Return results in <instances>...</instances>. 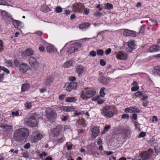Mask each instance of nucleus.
Masks as SVG:
<instances>
[{
	"label": "nucleus",
	"instance_id": "7",
	"mask_svg": "<svg viewBox=\"0 0 160 160\" xmlns=\"http://www.w3.org/2000/svg\"><path fill=\"white\" fill-rule=\"evenodd\" d=\"M62 130L60 126H58L52 131V135L53 136L58 137Z\"/></svg>",
	"mask_w": 160,
	"mask_h": 160
},
{
	"label": "nucleus",
	"instance_id": "38",
	"mask_svg": "<svg viewBox=\"0 0 160 160\" xmlns=\"http://www.w3.org/2000/svg\"><path fill=\"white\" fill-rule=\"evenodd\" d=\"M105 89V88H102L100 91V94L101 96L102 97H104L105 94V92H104V90Z\"/></svg>",
	"mask_w": 160,
	"mask_h": 160
},
{
	"label": "nucleus",
	"instance_id": "25",
	"mask_svg": "<svg viewBox=\"0 0 160 160\" xmlns=\"http://www.w3.org/2000/svg\"><path fill=\"white\" fill-rule=\"evenodd\" d=\"M90 26V24L88 22H86L84 23H82L79 26V28L80 29H84L88 27H89Z\"/></svg>",
	"mask_w": 160,
	"mask_h": 160
},
{
	"label": "nucleus",
	"instance_id": "44",
	"mask_svg": "<svg viewBox=\"0 0 160 160\" xmlns=\"http://www.w3.org/2000/svg\"><path fill=\"white\" fill-rule=\"evenodd\" d=\"M12 115L14 116H18L19 115L18 111H16V112H12Z\"/></svg>",
	"mask_w": 160,
	"mask_h": 160
},
{
	"label": "nucleus",
	"instance_id": "62",
	"mask_svg": "<svg viewBox=\"0 0 160 160\" xmlns=\"http://www.w3.org/2000/svg\"><path fill=\"white\" fill-rule=\"evenodd\" d=\"M69 80L71 81H74L76 80V78L75 77H70L69 78Z\"/></svg>",
	"mask_w": 160,
	"mask_h": 160
},
{
	"label": "nucleus",
	"instance_id": "49",
	"mask_svg": "<svg viewBox=\"0 0 160 160\" xmlns=\"http://www.w3.org/2000/svg\"><path fill=\"white\" fill-rule=\"evenodd\" d=\"M111 49L110 48H109L106 50L105 51V53L106 55H108L111 52Z\"/></svg>",
	"mask_w": 160,
	"mask_h": 160
},
{
	"label": "nucleus",
	"instance_id": "18",
	"mask_svg": "<svg viewBox=\"0 0 160 160\" xmlns=\"http://www.w3.org/2000/svg\"><path fill=\"white\" fill-rule=\"evenodd\" d=\"M92 137L94 138H96L98 135L99 132L98 128L97 127H95L92 128Z\"/></svg>",
	"mask_w": 160,
	"mask_h": 160
},
{
	"label": "nucleus",
	"instance_id": "35",
	"mask_svg": "<svg viewBox=\"0 0 160 160\" xmlns=\"http://www.w3.org/2000/svg\"><path fill=\"white\" fill-rule=\"evenodd\" d=\"M97 53L95 51H92L89 52V55L92 57H95L96 56Z\"/></svg>",
	"mask_w": 160,
	"mask_h": 160
},
{
	"label": "nucleus",
	"instance_id": "21",
	"mask_svg": "<svg viewBox=\"0 0 160 160\" xmlns=\"http://www.w3.org/2000/svg\"><path fill=\"white\" fill-rule=\"evenodd\" d=\"M34 54V51L30 48L27 49L25 52L24 55L26 57L32 55Z\"/></svg>",
	"mask_w": 160,
	"mask_h": 160
},
{
	"label": "nucleus",
	"instance_id": "45",
	"mask_svg": "<svg viewBox=\"0 0 160 160\" xmlns=\"http://www.w3.org/2000/svg\"><path fill=\"white\" fill-rule=\"evenodd\" d=\"M75 46L77 48V49L78 50V48L81 47V45L80 43L77 42L74 44Z\"/></svg>",
	"mask_w": 160,
	"mask_h": 160
},
{
	"label": "nucleus",
	"instance_id": "10",
	"mask_svg": "<svg viewBox=\"0 0 160 160\" xmlns=\"http://www.w3.org/2000/svg\"><path fill=\"white\" fill-rule=\"evenodd\" d=\"M44 136V134L39 131H36L35 132V135L34 136V142H36L39 140L41 139Z\"/></svg>",
	"mask_w": 160,
	"mask_h": 160
},
{
	"label": "nucleus",
	"instance_id": "6",
	"mask_svg": "<svg viewBox=\"0 0 160 160\" xmlns=\"http://www.w3.org/2000/svg\"><path fill=\"white\" fill-rule=\"evenodd\" d=\"M29 64L30 66L33 68H38L39 65V63L36 58L33 57H31L28 59Z\"/></svg>",
	"mask_w": 160,
	"mask_h": 160
},
{
	"label": "nucleus",
	"instance_id": "43",
	"mask_svg": "<svg viewBox=\"0 0 160 160\" xmlns=\"http://www.w3.org/2000/svg\"><path fill=\"white\" fill-rule=\"evenodd\" d=\"M139 89V87L138 86L133 87L131 88L132 91H138Z\"/></svg>",
	"mask_w": 160,
	"mask_h": 160
},
{
	"label": "nucleus",
	"instance_id": "31",
	"mask_svg": "<svg viewBox=\"0 0 160 160\" xmlns=\"http://www.w3.org/2000/svg\"><path fill=\"white\" fill-rule=\"evenodd\" d=\"M72 62L69 61L66 62L63 65V67L65 68H68L72 65Z\"/></svg>",
	"mask_w": 160,
	"mask_h": 160
},
{
	"label": "nucleus",
	"instance_id": "26",
	"mask_svg": "<svg viewBox=\"0 0 160 160\" xmlns=\"http://www.w3.org/2000/svg\"><path fill=\"white\" fill-rule=\"evenodd\" d=\"M30 87V85L28 83L23 84L22 87V90L25 92L27 91Z\"/></svg>",
	"mask_w": 160,
	"mask_h": 160
},
{
	"label": "nucleus",
	"instance_id": "28",
	"mask_svg": "<svg viewBox=\"0 0 160 160\" xmlns=\"http://www.w3.org/2000/svg\"><path fill=\"white\" fill-rule=\"evenodd\" d=\"M105 8L107 10H110L113 8V6L112 4L107 3L104 4Z\"/></svg>",
	"mask_w": 160,
	"mask_h": 160
},
{
	"label": "nucleus",
	"instance_id": "27",
	"mask_svg": "<svg viewBox=\"0 0 160 160\" xmlns=\"http://www.w3.org/2000/svg\"><path fill=\"white\" fill-rule=\"evenodd\" d=\"M47 51L49 53H53L54 52V47L52 46H49L46 48Z\"/></svg>",
	"mask_w": 160,
	"mask_h": 160
},
{
	"label": "nucleus",
	"instance_id": "17",
	"mask_svg": "<svg viewBox=\"0 0 160 160\" xmlns=\"http://www.w3.org/2000/svg\"><path fill=\"white\" fill-rule=\"evenodd\" d=\"M98 82L107 85L110 82V79L104 77H100L98 79Z\"/></svg>",
	"mask_w": 160,
	"mask_h": 160
},
{
	"label": "nucleus",
	"instance_id": "39",
	"mask_svg": "<svg viewBox=\"0 0 160 160\" xmlns=\"http://www.w3.org/2000/svg\"><path fill=\"white\" fill-rule=\"evenodd\" d=\"M142 93L140 91H138L134 93V95L136 97H140L142 95Z\"/></svg>",
	"mask_w": 160,
	"mask_h": 160
},
{
	"label": "nucleus",
	"instance_id": "2",
	"mask_svg": "<svg viewBox=\"0 0 160 160\" xmlns=\"http://www.w3.org/2000/svg\"><path fill=\"white\" fill-rule=\"evenodd\" d=\"M111 107L110 106H107L102 107L101 110V114L107 118H111L114 115V113L111 110Z\"/></svg>",
	"mask_w": 160,
	"mask_h": 160
},
{
	"label": "nucleus",
	"instance_id": "13",
	"mask_svg": "<svg viewBox=\"0 0 160 160\" xmlns=\"http://www.w3.org/2000/svg\"><path fill=\"white\" fill-rule=\"evenodd\" d=\"M12 23L15 28H17L19 30H21L22 28L23 27L22 23L19 21L16 20H12Z\"/></svg>",
	"mask_w": 160,
	"mask_h": 160
},
{
	"label": "nucleus",
	"instance_id": "36",
	"mask_svg": "<svg viewBox=\"0 0 160 160\" xmlns=\"http://www.w3.org/2000/svg\"><path fill=\"white\" fill-rule=\"evenodd\" d=\"M110 126L109 125H107L105 126L104 128V129L102 132V133L103 134L105 133L106 132H107L108 130L110 129Z\"/></svg>",
	"mask_w": 160,
	"mask_h": 160
},
{
	"label": "nucleus",
	"instance_id": "56",
	"mask_svg": "<svg viewBox=\"0 0 160 160\" xmlns=\"http://www.w3.org/2000/svg\"><path fill=\"white\" fill-rule=\"evenodd\" d=\"M131 118L133 120H136L137 118V114H133Z\"/></svg>",
	"mask_w": 160,
	"mask_h": 160
},
{
	"label": "nucleus",
	"instance_id": "30",
	"mask_svg": "<svg viewBox=\"0 0 160 160\" xmlns=\"http://www.w3.org/2000/svg\"><path fill=\"white\" fill-rule=\"evenodd\" d=\"M130 109L131 111L134 112H140V111L137 108H136L135 107H131L130 108Z\"/></svg>",
	"mask_w": 160,
	"mask_h": 160
},
{
	"label": "nucleus",
	"instance_id": "14",
	"mask_svg": "<svg viewBox=\"0 0 160 160\" xmlns=\"http://www.w3.org/2000/svg\"><path fill=\"white\" fill-rule=\"evenodd\" d=\"M2 15L3 18L7 22H10L12 20V18L9 17L7 13L5 11H2Z\"/></svg>",
	"mask_w": 160,
	"mask_h": 160
},
{
	"label": "nucleus",
	"instance_id": "59",
	"mask_svg": "<svg viewBox=\"0 0 160 160\" xmlns=\"http://www.w3.org/2000/svg\"><path fill=\"white\" fill-rule=\"evenodd\" d=\"M64 140V139L63 138H59L58 140V143H62V142Z\"/></svg>",
	"mask_w": 160,
	"mask_h": 160
},
{
	"label": "nucleus",
	"instance_id": "64",
	"mask_svg": "<svg viewBox=\"0 0 160 160\" xmlns=\"http://www.w3.org/2000/svg\"><path fill=\"white\" fill-rule=\"evenodd\" d=\"M102 139L101 138H99L97 141V144L98 145L102 144Z\"/></svg>",
	"mask_w": 160,
	"mask_h": 160
},
{
	"label": "nucleus",
	"instance_id": "33",
	"mask_svg": "<svg viewBox=\"0 0 160 160\" xmlns=\"http://www.w3.org/2000/svg\"><path fill=\"white\" fill-rule=\"evenodd\" d=\"M75 51V48L74 47H71L68 49V52L70 53H72L74 52Z\"/></svg>",
	"mask_w": 160,
	"mask_h": 160
},
{
	"label": "nucleus",
	"instance_id": "5",
	"mask_svg": "<svg viewBox=\"0 0 160 160\" xmlns=\"http://www.w3.org/2000/svg\"><path fill=\"white\" fill-rule=\"evenodd\" d=\"M46 112V115L47 118L50 121H53L57 117V114L54 110L51 108H47Z\"/></svg>",
	"mask_w": 160,
	"mask_h": 160
},
{
	"label": "nucleus",
	"instance_id": "50",
	"mask_svg": "<svg viewBox=\"0 0 160 160\" xmlns=\"http://www.w3.org/2000/svg\"><path fill=\"white\" fill-rule=\"evenodd\" d=\"M145 25H143L141 27L140 29V32H143L145 30Z\"/></svg>",
	"mask_w": 160,
	"mask_h": 160
},
{
	"label": "nucleus",
	"instance_id": "8",
	"mask_svg": "<svg viewBox=\"0 0 160 160\" xmlns=\"http://www.w3.org/2000/svg\"><path fill=\"white\" fill-rule=\"evenodd\" d=\"M128 47L127 48L126 50L127 52H131L136 47V44L132 41H129L128 42Z\"/></svg>",
	"mask_w": 160,
	"mask_h": 160
},
{
	"label": "nucleus",
	"instance_id": "34",
	"mask_svg": "<svg viewBox=\"0 0 160 160\" xmlns=\"http://www.w3.org/2000/svg\"><path fill=\"white\" fill-rule=\"evenodd\" d=\"M154 70L155 72L158 75L160 76V70H159V68L158 67H155Z\"/></svg>",
	"mask_w": 160,
	"mask_h": 160
},
{
	"label": "nucleus",
	"instance_id": "58",
	"mask_svg": "<svg viewBox=\"0 0 160 160\" xmlns=\"http://www.w3.org/2000/svg\"><path fill=\"white\" fill-rule=\"evenodd\" d=\"M65 97V95H61L59 96V98L60 100H63Z\"/></svg>",
	"mask_w": 160,
	"mask_h": 160
},
{
	"label": "nucleus",
	"instance_id": "4",
	"mask_svg": "<svg viewBox=\"0 0 160 160\" xmlns=\"http://www.w3.org/2000/svg\"><path fill=\"white\" fill-rule=\"evenodd\" d=\"M37 115L34 114L29 118H26L25 119L26 124L28 126L35 127L37 126V122L36 120Z\"/></svg>",
	"mask_w": 160,
	"mask_h": 160
},
{
	"label": "nucleus",
	"instance_id": "22",
	"mask_svg": "<svg viewBox=\"0 0 160 160\" xmlns=\"http://www.w3.org/2000/svg\"><path fill=\"white\" fill-rule=\"evenodd\" d=\"M53 81V78L50 77H47L45 81L46 85H50L52 83Z\"/></svg>",
	"mask_w": 160,
	"mask_h": 160
},
{
	"label": "nucleus",
	"instance_id": "11",
	"mask_svg": "<svg viewBox=\"0 0 160 160\" xmlns=\"http://www.w3.org/2000/svg\"><path fill=\"white\" fill-rule=\"evenodd\" d=\"M123 34L125 36H132L133 37H135L136 36V33L134 31L130 30L128 29L124 30L123 32Z\"/></svg>",
	"mask_w": 160,
	"mask_h": 160
},
{
	"label": "nucleus",
	"instance_id": "12",
	"mask_svg": "<svg viewBox=\"0 0 160 160\" xmlns=\"http://www.w3.org/2000/svg\"><path fill=\"white\" fill-rule=\"evenodd\" d=\"M117 58L120 60H125L127 59V54L121 52H119L116 56Z\"/></svg>",
	"mask_w": 160,
	"mask_h": 160
},
{
	"label": "nucleus",
	"instance_id": "40",
	"mask_svg": "<svg viewBox=\"0 0 160 160\" xmlns=\"http://www.w3.org/2000/svg\"><path fill=\"white\" fill-rule=\"evenodd\" d=\"M56 12L58 13L62 12V10L60 6H58L56 9Z\"/></svg>",
	"mask_w": 160,
	"mask_h": 160
},
{
	"label": "nucleus",
	"instance_id": "1",
	"mask_svg": "<svg viewBox=\"0 0 160 160\" xmlns=\"http://www.w3.org/2000/svg\"><path fill=\"white\" fill-rule=\"evenodd\" d=\"M29 133V130L27 128H21L18 129L14 132L13 138L16 141H21L26 139Z\"/></svg>",
	"mask_w": 160,
	"mask_h": 160
},
{
	"label": "nucleus",
	"instance_id": "46",
	"mask_svg": "<svg viewBox=\"0 0 160 160\" xmlns=\"http://www.w3.org/2000/svg\"><path fill=\"white\" fill-rule=\"evenodd\" d=\"M25 107L28 109L30 108L31 106V102H27L25 104Z\"/></svg>",
	"mask_w": 160,
	"mask_h": 160
},
{
	"label": "nucleus",
	"instance_id": "20",
	"mask_svg": "<svg viewBox=\"0 0 160 160\" xmlns=\"http://www.w3.org/2000/svg\"><path fill=\"white\" fill-rule=\"evenodd\" d=\"M0 127L2 129H5L8 131H10L12 130V126L10 125L2 124H0Z\"/></svg>",
	"mask_w": 160,
	"mask_h": 160
},
{
	"label": "nucleus",
	"instance_id": "51",
	"mask_svg": "<svg viewBox=\"0 0 160 160\" xmlns=\"http://www.w3.org/2000/svg\"><path fill=\"white\" fill-rule=\"evenodd\" d=\"M103 153L108 155H110L112 154V153H113V152L111 151H103Z\"/></svg>",
	"mask_w": 160,
	"mask_h": 160
},
{
	"label": "nucleus",
	"instance_id": "61",
	"mask_svg": "<svg viewBox=\"0 0 160 160\" xmlns=\"http://www.w3.org/2000/svg\"><path fill=\"white\" fill-rule=\"evenodd\" d=\"M153 119H152V122H153L154 121H155L156 122H157L158 121V119L157 117L155 116H153L152 117Z\"/></svg>",
	"mask_w": 160,
	"mask_h": 160
},
{
	"label": "nucleus",
	"instance_id": "41",
	"mask_svg": "<svg viewBox=\"0 0 160 160\" xmlns=\"http://www.w3.org/2000/svg\"><path fill=\"white\" fill-rule=\"evenodd\" d=\"M0 68L1 70L4 71V72H6L7 73V74L9 73V70L8 69L5 68L4 67L0 66Z\"/></svg>",
	"mask_w": 160,
	"mask_h": 160
},
{
	"label": "nucleus",
	"instance_id": "24",
	"mask_svg": "<svg viewBox=\"0 0 160 160\" xmlns=\"http://www.w3.org/2000/svg\"><path fill=\"white\" fill-rule=\"evenodd\" d=\"M149 152L148 151H146L142 154L141 158L142 159H145L148 158Z\"/></svg>",
	"mask_w": 160,
	"mask_h": 160
},
{
	"label": "nucleus",
	"instance_id": "55",
	"mask_svg": "<svg viewBox=\"0 0 160 160\" xmlns=\"http://www.w3.org/2000/svg\"><path fill=\"white\" fill-rule=\"evenodd\" d=\"M22 157L25 158H27L29 157V155L28 153L26 152H24L22 155Z\"/></svg>",
	"mask_w": 160,
	"mask_h": 160
},
{
	"label": "nucleus",
	"instance_id": "54",
	"mask_svg": "<svg viewBox=\"0 0 160 160\" xmlns=\"http://www.w3.org/2000/svg\"><path fill=\"white\" fill-rule=\"evenodd\" d=\"M7 63L8 67H11L12 64V62L10 60L7 61Z\"/></svg>",
	"mask_w": 160,
	"mask_h": 160
},
{
	"label": "nucleus",
	"instance_id": "37",
	"mask_svg": "<svg viewBox=\"0 0 160 160\" xmlns=\"http://www.w3.org/2000/svg\"><path fill=\"white\" fill-rule=\"evenodd\" d=\"M0 5L8 6V4L4 0H0Z\"/></svg>",
	"mask_w": 160,
	"mask_h": 160
},
{
	"label": "nucleus",
	"instance_id": "3",
	"mask_svg": "<svg viewBox=\"0 0 160 160\" xmlns=\"http://www.w3.org/2000/svg\"><path fill=\"white\" fill-rule=\"evenodd\" d=\"M94 93V92L89 88H85L82 92L81 98L83 99L87 100V98L92 97Z\"/></svg>",
	"mask_w": 160,
	"mask_h": 160
},
{
	"label": "nucleus",
	"instance_id": "63",
	"mask_svg": "<svg viewBox=\"0 0 160 160\" xmlns=\"http://www.w3.org/2000/svg\"><path fill=\"white\" fill-rule=\"evenodd\" d=\"M39 90L40 92L41 93H44L47 90L45 88H41L39 89Z\"/></svg>",
	"mask_w": 160,
	"mask_h": 160
},
{
	"label": "nucleus",
	"instance_id": "47",
	"mask_svg": "<svg viewBox=\"0 0 160 160\" xmlns=\"http://www.w3.org/2000/svg\"><path fill=\"white\" fill-rule=\"evenodd\" d=\"M122 118L123 119H128L129 118V116L128 114H123L122 115Z\"/></svg>",
	"mask_w": 160,
	"mask_h": 160
},
{
	"label": "nucleus",
	"instance_id": "29",
	"mask_svg": "<svg viewBox=\"0 0 160 160\" xmlns=\"http://www.w3.org/2000/svg\"><path fill=\"white\" fill-rule=\"evenodd\" d=\"M76 100L74 97H69L66 98V101L68 102H72L75 101Z\"/></svg>",
	"mask_w": 160,
	"mask_h": 160
},
{
	"label": "nucleus",
	"instance_id": "60",
	"mask_svg": "<svg viewBox=\"0 0 160 160\" xmlns=\"http://www.w3.org/2000/svg\"><path fill=\"white\" fill-rule=\"evenodd\" d=\"M14 63L15 66L17 67L19 65V61L17 60H15L14 61Z\"/></svg>",
	"mask_w": 160,
	"mask_h": 160
},
{
	"label": "nucleus",
	"instance_id": "57",
	"mask_svg": "<svg viewBox=\"0 0 160 160\" xmlns=\"http://www.w3.org/2000/svg\"><path fill=\"white\" fill-rule=\"evenodd\" d=\"M81 114V113L80 112H78V111L77 110L75 111V112L74 113V115L75 116H78L80 115Z\"/></svg>",
	"mask_w": 160,
	"mask_h": 160
},
{
	"label": "nucleus",
	"instance_id": "53",
	"mask_svg": "<svg viewBox=\"0 0 160 160\" xmlns=\"http://www.w3.org/2000/svg\"><path fill=\"white\" fill-rule=\"evenodd\" d=\"M30 147V144L29 143H26L24 146V148L25 149H28Z\"/></svg>",
	"mask_w": 160,
	"mask_h": 160
},
{
	"label": "nucleus",
	"instance_id": "23",
	"mask_svg": "<svg viewBox=\"0 0 160 160\" xmlns=\"http://www.w3.org/2000/svg\"><path fill=\"white\" fill-rule=\"evenodd\" d=\"M159 50V46L158 45H153L150 48V52L157 51Z\"/></svg>",
	"mask_w": 160,
	"mask_h": 160
},
{
	"label": "nucleus",
	"instance_id": "19",
	"mask_svg": "<svg viewBox=\"0 0 160 160\" xmlns=\"http://www.w3.org/2000/svg\"><path fill=\"white\" fill-rule=\"evenodd\" d=\"M20 70L23 72H26L28 70V66L27 64L22 63L19 66Z\"/></svg>",
	"mask_w": 160,
	"mask_h": 160
},
{
	"label": "nucleus",
	"instance_id": "32",
	"mask_svg": "<svg viewBox=\"0 0 160 160\" xmlns=\"http://www.w3.org/2000/svg\"><path fill=\"white\" fill-rule=\"evenodd\" d=\"M97 53L98 55L102 56L104 54V52L102 49H98L97 50Z\"/></svg>",
	"mask_w": 160,
	"mask_h": 160
},
{
	"label": "nucleus",
	"instance_id": "9",
	"mask_svg": "<svg viewBox=\"0 0 160 160\" xmlns=\"http://www.w3.org/2000/svg\"><path fill=\"white\" fill-rule=\"evenodd\" d=\"M77 87V83L75 82L70 83L67 86L66 90L68 91H71L72 89H75Z\"/></svg>",
	"mask_w": 160,
	"mask_h": 160
},
{
	"label": "nucleus",
	"instance_id": "15",
	"mask_svg": "<svg viewBox=\"0 0 160 160\" xmlns=\"http://www.w3.org/2000/svg\"><path fill=\"white\" fill-rule=\"evenodd\" d=\"M84 67L81 65H78L76 68V72L79 75H82L84 72Z\"/></svg>",
	"mask_w": 160,
	"mask_h": 160
},
{
	"label": "nucleus",
	"instance_id": "16",
	"mask_svg": "<svg viewBox=\"0 0 160 160\" xmlns=\"http://www.w3.org/2000/svg\"><path fill=\"white\" fill-rule=\"evenodd\" d=\"M60 108L61 110L67 112L73 111L75 109L73 107L70 106H60Z\"/></svg>",
	"mask_w": 160,
	"mask_h": 160
},
{
	"label": "nucleus",
	"instance_id": "52",
	"mask_svg": "<svg viewBox=\"0 0 160 160\" xmlns=\"http://www.w3.org/2000/svg\"><path fill=\"white\" fill-rule=\"evenodd\" d=\"M146 134L145 132H142L140 133L139 136L138 138L143 137Z\"/></svg>",
	"mask_w": 160,
	"mask_h": 160
},
{
	"label": "nucleus",
	"instance_id": "48",
	"mask_svg": "<svg viewBox=\"0 0 160 160\" xmlns=\"http://www.w3.org/2000/svg\"><path fill=\"white\" fill-rule=\"evenodd\" d=\"M100 64L101 65L104 66L106 65V62L103 59H101L100 60Z\"/></svg>",
	"mask_w": 160,
	"mask_h": 160
},
{
	"label": "nucleus",
	"instance_id": "42",
	"mask_svg": "<svg viewBox=\"0 0 160 160\" xmlns=\"http://www.w3.org/2000/svg\"><path fill=\"white\" fill-rule=\"evenodd\" d=\"M93 14L94 16L96 17H100L102 15L101 13H100V12L98 11H97L96 12H95Z\"/></svg>",
	"mask_w": 160,
	"mask_h": 160
}]
</instances>
